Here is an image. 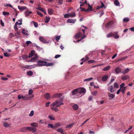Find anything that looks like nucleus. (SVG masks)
<instances>
[{
	"mask_svg": "<svg viewBox=\"0 0 134 134\" xmlns=\"http://www.w3.org/2000/svg\"><path fill=\"white\" fill-rule=\"evenodd\" d=\"M34 114V111L33 110H32L30 113L29 114V115L30 116H32Z\"/></svg>",
	"mask_w": 134,
	"mask_h": 134,
	"instance_id": "obj_51",
	"label": "nucleus"
},
{
	"mask_svg": "<svg viewBox=\"0 0 134 134\" xmlns=\"http://www.w3.org/2000/svg\"><path fill=\"white\" fill-rule=\"evenodd\" d=\"M27 130L31 131L32 132H34L37 130V129L36 128L30 127H27Z\"/></svg>",
	"mask_w": 134,
	"mask_h": 134,
	"instance_id": "obj_6",
	"label": "nucleus"
},
{
	"mask_svg": "<svg viewBox=\"0 0 134 134\" xmlns=\"http://www.w3.org/2000/svg\"><path fill=\"white\" fill-rule=\"evenodd\" d=\"M37 14L41 16H43V14L40 12L39 11H37Z\"/></svg>",
	"mask_w": 134,
	"mask_h": 134,
	"instance_id": "obj_52",
	"label": "nucleus"
},
{
	"mask_svg": "<svg viewBox=\"0 0 134 134\" xmlns=\"http://www.w3.org/2000/svg\"><path fill=\"white\" fill-rule=\"evenodd\" d=\"M110 68V66H108L105 67L103 70L104 71H107Z\"/></svg>",
	"mask_w": 134,
	"mask_h": 134,
	"instance_id": "obj_28",
	"label": "nucleus"
},
{
	"mask_svg": "<svg viewBox=\"0 0 134 134\" xmlns=\"http://www.w3.org/2000/svg\"><path fill=\"white\" fill-rule=\"evenodd\" d=\"M2 14L5 16L6 15H9V13L8 12H6L5 11H3L2 12Z\"/></svg>",
	"mask_w": 134,
	"mask_h": 134,
	"instance_id": "obj_39",
	"label": "nucleus"
},
{
	"mask_svg": "<svg viewBox=\"0 0 134 134\" xmlns=\"http://www.w3.org/2000/svg\"><path fill=\"white\" fill-rule=\"evenodd\" d=\"M64 17L65 18H68L70 17L69 14H65Z\"/></svg>",
	"mask_w": 134,
	"mask_h": 134,
	"instance_id": "obj_48",
	"label": "nucleus"
},
{
	"mask_svg": "<svg viewBox=\"0 0 134 134\" xmlns=\"http://www.w3.org/2000/svg\"><path fill=\"white\" fill-rule=\"evenodd\" d=\"M126 87H124L123 88H121V92H122V93H124L126 89Z\"/></svg>",
	"mask_w": 134,
	"mask_h": 134,
	"instance_id": "obj_46",
	"label": "nucleus"
},
{
	"mask_svg": "<svg viewBox=\"0 0 134 134\" xmlns=\"http://www.w3.org/2000/svg\"><path fill=\"white\" fill-rule=\"evenodd\" d=\"M114 3L115 5L116 6H118L120 4L118 0H115L114 2Z\"/></svg>",
	"mask_w": 134,
	"mask_h": 134,
	"instance_id": "obj_25",
	"label": "nucleus"
},
{
	"mask_svg": "<svg viewBox=\"0 0 134 134\" xmlns=\"http://www.w3.org/2000/svg\"><path fill=\"white\" fill-rule=\"evenodd\" d=\"M113 36H114L113 34L112 33H111L107 35V38H108L110 37H113Z\"/></svg>",
	"mask_w": 134,
	"mask_h": 134,
	"instance_id": "obj_36",
	"label": "nucleus"
},
{
	"mask_svg": "<svg viewBox=\"0 0 134 134\" xmlns=\"http://www.w3.org/2000/svg\"><path fill=\"white\" fill-rule=\"evenodd\" d=\"M27 74L29 76H31L33 74V72L31 71H29L27 72Z\"/></svg>",
	"mask_w": 134,
	"mask_h": 134,
	"instance_id": "obj_42",
	"label": "nucleus"
},
{
	"mask_svg": "<svg viewBox=\"0 0 134 134\" xmlns=\"http://www.w3.org/2000/svg\"><path fill=\"white\" fill-rule=\"evenodd\" d=\"M33 92V91L32 89H30L29 90V92H28V94L29 95H30L32 94V93Z\"/></svg>",
	"mask_w": 134,
	"mask_h": 134,
	"instance_id": "obj_43",
	"label": "nucleus"
},
{
	"mask_svg": "<svg viewBox=\"0 0 134 134\" xmlns=\"http://www.w3.org/2000/svg\"><path fill=\"white\" fill-rule=\"evenodd\" d=\"M37 9H38V10L41 11H42L43 12H44V10L43 8L41 7H38L37 8Z\"/></svg>",
	"mask_w": 134,
	"mask_h": 134,
	"instance_id": "obj_40",
	"label": "nucleus"
},
{
	"mask_svg": "<svg viewBox=\"0 0 134 134\" xmlns=\"http://www.w3.org/2000/svg\"><path fill=\"white\" fill-rule=\"evenodd\" d=\"M114 87L115 88H117L119 86L118 83L117 82H115L114 83Z\"/></svg>",
	"mask_w": 134,
	"mask_h": 134,
	"instance_id": "obj_45",
	"label": "nucleus"
},
{
	"mask_svg": "<svg viewBox=\"0 0 134 134\" xmlns=\"http://www.w3.org/2000/svg\"><path fill=\"white\" fill-rule=\"evenodd\" d=\"M93 78L91 77L90 78H89L88 79H85L83 80V81L84 82L86 81H88L91 80L93 79Z\"/></svg>",
	"mask_w": 134,
	"mask_h": 134,
	"instance_id": "obj_41",
	"label": "nucleus"
},
{
	"mask_svg": "<svg viewBox=\"0 0 134 134\" xmlns=\"http://www.w3.org/2000/svg\"><path fill=\"white\" fill-rule=\"evenodd\" d=\"M4 56L8 57H9L10 56V55L8 54L7 52L4 53Z\"/></svg>",
	"mask_w": 134,
	"mask_h": 134,
	"instance_id": "obj_47",
	"label": "nucleus"
},
{
	"mask_svg": "<svg viewBox=\"0 0 134 134\" xmlns=\"http://www.w3.org/2000/svg\"><path fill=\"white\" fill-rule=\"evenodd\" d=\"M50 102H48L46 103V107H48L49 105V104H50Z\"/></svg>",
	"mask_w": 134,
	"mask_h": 134,
	"instance_id": "obj_64",
	"label": "nucleus"
},
{
	"mask_svg": "<svg viewBox=\"0 0 134 134\" xmlns=\"http://www.w3.org/2000/svg\"><path fill=\"white\" fill-rule=\"evenodd\" d=\"M44 97L46 99H49L50 98V94L48 93H46L44 95Z\"/></svg>",
	"mask_w": 134,
	"mask_h": 134,
	"instance_id": "obj_22",
	"label": "nucleus"
},
{
	"mask_svg": "<svg viewBox=\"0 0 134 134\" xmlns=\"http://www.w3.org/2000/svg\"><path fill=\"white\" fill-rule=\"evenodd\" d=\"M108 96L110 98V99H113L115 97V95L114 94H111L108 92Z\"/></svg>",
	"mask_w": 134,
	"mask_h": 134,
	"instance_id": "obj_14",
	"label": "nucleus"
},
{
	"mask_svg": "<svg viewBox=\"0 0 134 134\" xmlns=\"http://www.w3.org/2000/svg\"><path fill=\"white\" fill-rule=\"evenodd\" d=\"M130 20L129 18H124L123 19V21L124 22H128Z\"/></svg>",
	"mask_w": 134,
	"mask_h": 134,
	"instance_id": "obj_27",
	"label": "nucleus"
},
{
	"mask_svg": "<svg viewBox=\"0 0 134 134\" xmlns=\"http://www.w3.org/2000/svg\"><path fill=\"white\" fill-rule=\"evenodd\" d=\"M31 125L33 127H38V124L37 123L34 122V123H32L31 124Z\"/></svg>",
	"mask_w": 134,
	"mask_h": 134,
	"instance_id": "obj_23",
	"label": "nucleus"
},
{
	"mask_svg": "<svg viewBox=\"0 0 134 134\" xmlns=\"http://www.w3.org/2000/svg\"><path fill=\"white\" fill-rule=\"evenodd\" d=\"M37 59V57H33L31 59V60H29L28 61L29 62H33V60H35Z\"/></svg>",
	"mask_w": 134,
	"mask_h": 134,
	"instance_id": "obj_38",
	"label": "nucleus"
},
{
	"mask_svg": "<svg viewBox=\"0 0 134 134\" xmlns=\"http://www.w3.org/2000/svg\"><path fill=\"white\" fill-rule=\"evenodd\" d=\"M92 10V7L91 6L90 4H88V8L86 9V11H87V12L91 11Z\"/></svg>",
	"mask_w": 134,
	"mask_h": 134,
	"instance_id": "obj_24",
	"label": "nucleus"
},
{
	"mask_svg": "<svg viewBox=\"0 0 134 134\" xmlns=\"http://www.w3.org/2000/svg\"><path fill=\"white\" fill-rule=\"evenodd\" d=\"M76 20L72 19H69L67 20V22L70 23H74Z\"/></svg>",
	"mask_w": 134,
	"mask_h": 134,
	"instance_id": "obj_19",
	"label": "nucleus"
},
{
	"mask_svg": "<svg viewBox=\"0 0 134 134\" xmlns=\"http://www.w3.org/2000/svg\"><path fill=\"white\" fill-rule=\"evenodd\" d=\"M18 8L21 11H23L27 8V7L26 6H18Z\"/></svg>",
	"mask_w": 134,
	"mask_h": 134,
	"instance_id": "obj_13",
	"label": "nucleus"
},
{
	"mask_svg": "<svg viewBox=\"0 0 134 134\" xmlns=\"http://www.w3.org/2000/svg\"><path fill=\"white\" fill-rule=\"evenodd\" d=\"M70 17H75L76 15L75 13L74 12H73L69 14Z\"/></svg>",
	"mask_w": 134,
	"mask_h": 134,
	"instance_id": "obj_26",
	"label": "nucleus"
},
{
	"mask_svg": "<svg viewBox=\"0 0 134 134\" xmlns=\"http://www.w3.org/2000/svg\"><path fill=\"white\" fill-rule=\"evenodd\" d=\"M60 124L59 123L55 124L54 125V126H55V129L57 127L60 126Z\"/></svg>",
	"mask_w": 134,
	"mask_h": 134,
	"instance_id": "obj_55",
	"label": "nucleus"
},
{
	"mask_svg": "<svg viewBox=\"0 0 134 134\" xmlns=\"http://www.w3.org/2000/svg\"><path fill=\"white\" fill-rule=\"evenodd\" d=\"M97 91H95L92 92V94L93 95L95 96L97 94Z\"/></svg>",
	"mask_w": 134,
	"mask_h": 134,
	"instance_id": "obj_63",
	"label": "nucleus"
},
{
	"mask_svg": "<svg viewBox=\"0 0 134 134\" xmlns=\"http://www.w3.org/2000/svg\"><path fill=\"white\" fill-rule=\"evenodd\" d=\"M3 125L5 127H9L10 126L9 124L6 122H4L3 123Z\"/></svg>",
	"mask_w": 134,
	"mask_h": 134,
	"instance_id": "obj_32",
	"label": "nucleus"
},
{
	"mask_svg": "<svg viewBox=\"0 0 134 134\" xmlns=\"http://www.w3.org/2000/svg\"><path fill=\"white\" fill-rule=\"evenodd\" d=\"M60 56H61L60 55H59V54L56 55L55 56L54 58H55L56 59V58H58L60 57Z\"/></svg>",
	"mask_w": 134,
	"mask_h": 134,
	"instance_id": "obj_61",
	"label": "nucleus"
},
{
	"mask_svg": "<svg viewBox=\"0 0 134 134\" xmlns=\"http://www.w3.org/2000/svg\"><path fill=\"white\" fill-rule=\"evenodd\" d=\"M32 13V12H29V10L28 9H27L25 12V16H29Z\"/></svg>",
	"mask_w": 134,
	"mask_h": 134,
	"instance_id": "obj_12",
	"label": "nucleus"
},
{
	"mask_svg": "<svg viewBox=\"0 0 134 134\" xmlns=\"http://www.w3.org/2000/svg\"><path fill=\"white\" fill-rule=\"evenodd\" d=\"M86 91L85 89L84 88H78L73 90L70 94V96H74V97L75 96L77 97L78 98L81 96H78V94H84L85 93Z\"/></svg>",
	"mask_w": 134,
	"mask_h": 134,
	"instance_id": "obj_1",
	"label": "nucleus"
},
{
	"mask_svg": "<svg viewBox=\"0 0 134 134\" xmlns=\"http://www.w3.org/2000/svg\"><path fill=\"white\" fill-rule=\"evenodd\" d=\"M125 85V84L124 83H122L120 85V88H124V86Z\"/></svg>",
	"mask_w": 134,
	"mask_h": 134,
	"instance_id": "obj_59",
	"label": "nucleus"
},
{
	"mask_svg": "<svg viewBox=\"0 0 134 134\" xmlns=\"http://www.w3.org/2000/svg\"><path fill=\"white\" fill-rule=\"evenodd\" d=\"M108 78L109 77L107 75H105L102 77V80L103 81H105L107 80Z\"/></svg>",
	"mask_w": 134,
	"mask_h": 134,
	"instance_id": "obj_11",
	"label": "nucleus"
},
{
	"mask_svg": "<svg viewBox=\"0 0 134 134\" xmlns=\"http://www.w3.org/2000/svg\"><path fill=\"white\" fill-rule=\"evenodd\" d=\"M18 23V22L17 21L15 23V25L14 26V29L15 30V31H18V29L17 27V23Z\"/></svg>",
	"mask_w": 134,
	"mask_h": 134,
	"instance_id": "obj_29",
	"label": "nucleus"
},
{
	"mask_svg": "<svg viewBox=\"0 0 134 134\" xmlns=\"http://www.w3.org/2000/svg\"><path fill=\"white\" fill-rule=\"evenodd\" d=\"M29 95L27 94L25 95L26 97V99L27 100H30L32 99L34 96V95H32L31 96H30Z\"/></svg>",
	"mask_w": 134,
	"mask_h": 134,
	"instance_id": "obj_16",
	"label": "nucleus"
},
{
	"mask_svg": "<svg viewBox=\"0 0 134 134\" xmlns=\"http://www.w3.org/2000/svg\"><path fill=\"white\" fill-rule=\"evenodd\" d=\"M62 94L60 93H56L52 96V98H59L62 96Z\"/></svg>",
	"mask_w": 134,
	"mask_h": 134,
	"instance_id": "obj_4",
	"label": "nucleus"
},
{
	"mask_svg": "<svg viewBox=\"0 0 134 134\" xmlns=\"http://www.w3.org/2000/svg\"><path fill=\"white\" fill-rule=\"evenodd\" d=\"M50 18L46 16V18L45 19V22L46 23H48L50 20Z\"/></svg>",
	"mask_w": 134,
	"mask_h": 134,
	"instance_id": "obj_31",
	"label": "nucleus"
},
{
	"mask_svg": "<svg viewBox=\"0 0 134 134\" xmlns=\"http://www.w3.org/2000/svg\"><path fill=\"white\" fill-rule=\"evenodd\" d=\"M32 22L34 24V25L35 27H37L38 26V24L37 23L35 22H34V21H32Z\"/></svg>",
	"mask_w": 134,
	"mask_h": 134,
	"instance_id": "obj_49",
	"label": "nucleus"
},
{
	"mask_svg": "<svg viewBox=\"0 0 134 134\" xmlns=\"http://www.w3.org/2000/svg\"><path fill=\"white\" fill-rule=\"evenodd\" d=\"M39 39L41 41L43 42L44 43H46L47 42V41L44 38L40 36L39 37Z\"/></svg>",
	"mask_w": 134,
	"mask_h": 134,
	"instance_id": "obj_17",
	"label": "nucleus"
},
{
	"mask_svg": "<svg viewBox=\"0 0 134 134\" xmlns=\"http://www.w3.org/2000/svg\"><path fill=\"white\" fill-rule=\"evenodd\" d=\"M129 77H130L129 76L127 75H124L122 76L121 79L123 80H125L129 79Z\"/></svg>",
	"mask_w": 134,
	"mask_h": 134,
	"instance_id": "obj_10",
	"label": "nucleus"
},
{
	"mask_svg": "<svg viewBox=\"0 0 134 134\" xmlns=\"http://www.w3.org/2000/svg\"><path fill=\"white\" fill-rule=\"evenodd\" d=\"M108 90L111 93H113L115 91V89L112 85L109 86L108 88Z\"/></svg>",
	"mask_w": 134,
	"mask_h": 134,
	"instance_id": "obj_7",
	"label": "nucleus"
},
{
	"mask_svg": "<svg viewBox=\"0 0 134 134\" xmlns=\"http://www.w3.org/2000/svg\"><path fill=\"white\" fill-rule=\"evenodd\" d=\"M82 35L81 32H79L76 33L75 36V38L76 39L79 38V37H80Z\"/></svg>",
	"mask_w": 134,
	"mask_h": 134,
	"instance_id": "obj_8",
	"label": "nucleus"
},
{
	"mask_svg": "<svg viewBox=\"0 0 134 134\" xmlns=\"http://www.w3.org/2000/svg\"><path fill=\"white\" fill-rule=\"evenodd\" d=\"M129 69L127 68L123 71L122 73L124 74H125L127 73L129 71Z\"/></svg>",
	"mask_w": 134,
	"mask_h": 134,
	"instance_id": "obj_33",
	"label": "nucleus"
},
{
	"mask_svg": "<svg viewBox=\"0 0 134 134\" xmlns=\"http://www.w3.org/2000/svg\"><path fill=\"white\" fill-rule=\"evenodd\" d=\"M72 108L74 110H76L78 109L79 106L77 104H75L73 105Z\"/></svg>",
	"mask_w": 134,
	"mask_h": 134,
	"instance_id": "obj_18",
	"label": "nucleus"
},
{
	"mask_svg": "<svg viewBox=\"0 0 134 134\" xmlns=\"http://www.w3.org/2000/svg\"><path fill=\"white\" fill-rule=\"evenodd\" d=\"M48 13L50 15H52L53 12V10L52 9H48Z\"/></svg>",
	"mask_w": 134,
	"mask_h": 134,
	"instance_id": "obj_20",
	"label": "nucleus"
},
{
	"mask_svg": "<svg viewBox=\"0 0 134 134\" xmlns=\"http://www.w3.org/2000/svg\"><path fill=\"white\" fill-rule=\"evenodd\" d=\"M21 57H22V58L24 60L28 58L27 55H23Z\"/></svg>",
	"mask_w": 134,
	"mask_h": 134,
	"instance_id": "obj_37",
	"label": "nucleus"
},
{
	"mask_svg": "<svg viewBox=\"0 0 134 134\" xmlns=\"http://www.w3.org/2000/svg\"><path fill=\"white\" fill-rule=\"evenodd\" d=\"M48 118L49 119H50L51 120H55V119L51 115H49L48 116Z\"/></svg>",
	"mask_w": 134,
	"mask_h": 134,
	"instance_id": "obj_54",
	"label": "nucleus"
},
{
	"mask_svg": "<svg viewBox=\"0 0 134 134\" xmlns=\"http://www.w3.org/2000/svg\"><path fill=\"white\" fill-rule=\"evenodd\" d=\"M27 130V127H25L20 129V130L22 132H26Z\"/></svg>",
	"mask_w": 134,
	"mask_h": 134,
	"instance_id": "obj_21",
	"label": "nucleus"
},
{
	"mask_svg": "<svg viewBox=\"0 0 134 134\" xmlns=\"http://www.w3.org/2000/svg\"><path fill=\"white\" fill-rule=\"evenodd\" d=\"M73 124H70L68 125H67L66 127H69V128H71L73 125Z\"/></svg>",
	"mask_w": 134,
	"mask_h": 134,
	"instance_id": "obj_57",
	"label": "nucleus"
},
{
	"mask_svg": "<svg viewBox=\"0 0 134 134\" xmlns=\"http://www.w3.org/2000/svg\"><path fill=\"white\" fill-rule=\"evenodd\" d=\"M48 127H50L53 129H55V126H53L52 124H49L48 125Z\"/></svg>",
	"mask_w": 134,
	"mask_h": 134,
	"instance_id": "obj_35",
	"label": "nucleus"
},
{
	"mask_svg": "<svg viewBox=\"0 0 134 134\" xmlns=\"http://www.w3.org/2000/svg\"><path fill=\"white\" fill-rule=\"evenodd\" d=\"M1 80H8V79L7 78H5L4 77H2L1 78Z\"/></svg>",
	"mask_w": 134,
	"mask_h": 134,
	"instance_id": "obj_62",
	"label": "nucleus"
},
{
	"mask_svg": "<svg viewBox=\"0 0 134 134\" xmlns=\"http://www.w3.org/2000/svg\"><path fill=\"white\" fill-rule=\"evenodd\" d=\"M35 53V51L34 50H32L29 54L28 57L30 58L33 56Z\"/></svg>",
	"mask_w": 134,
	"mask_h": 134,
	"instance_id": "obj_15",
	"label": "nucleus"
},
{
	"mask_svg": "<svg viewBox=\"0 0 134 134\" xmlns=\"http://www.w3.org/2000/svg\"><path fill=\"white\" fill-rule=\"evenodd\" d=\"M23 95H21L20 94L18 95V98L19 99H20L21 98H23Z\"/></svg>",
	"mask_w": 134,
	"mask_h": 134,
	"instance_id": "obj_58",
	"label": "nucleus"
},
{
	"mask_svg": "<svg viewBox=\"0 0 134 134\" xmlns=\"http://www.w3.org/2000/svg\"><path fill=\"white\" fill-rule=\"evenodd\" d=\"M88 63L89 64L92 63H93L96 62L95 61L93 60H90L88 61Z\"/></svg>",
	"mask_w": 134,
	"mask_h": 134,
	"instance_id": "obj_44",
	"label": "nucleus"
},
{
	"mask_svg": "<svg viewBox=\"0 0 134 134\" xmlns=\"http://www.w3.org/2000/svg\"><path fill=\"white\" fill-rule=\"evenodd\" d=\"M115 35H114V36H113L114 37L115 39H117L119 37V36L117 34L118 32H115Z\"/></svg>",
	"mask_w": 134,
	"mask_h": 134,
	"instance_id": "obj_30",
	"label": "nucleus"
},
{
	"mask_svg": "<svg viewBox=\"0 0 134 134\" xmlns=\"http://www.w3.org/2000/svg\"><path fill=\"white\" fill-rule=\"evenodd\" d=\"M6 6L7 7H9L12 8H13V6L12 5L9 4H7V5H6Z\"/></svg>",
	"mask_w": 134,
	"mask_h": 134,
	"instance_id": "obj_60",
	"label": "nucleus"
},
{
	"mask_svg": "<svg viewBox=\"0 0 134 134\" xmlns=\"http://www.w3.org/2000/svg\"><path fill=\"white\" fill-rule=\"evenodd\" d=\"M114 23L113 21H110L105 25V27L107 28H109L110 26H111Z\"/></svg>",
	"mask_w": 134,
	"mask_h": 134,
	"instance_id": "obj_5",
	"label": "nucleus"
},
{
	"mask_svg": "<svg viewBox=\"0 0 134 134\" xmlns=\"http://www.w3.org/2000/svg\"><path fill=\"white\" fill-rule=\"evenodd\" d=\"M57 131L58 132L61 133H62L64 134L63 132V131L62 128L58 129L57 130Z\"/></svg>",
	"mask_w": 134,
	"mask_h": 134,
	"instance_id": "obj_34",
	"label": "nucleus"
},
{
	"mask_svg": "<svg viewBox=\"0 0 134 134\" xmlns=\"http://www.w3.org/2000/svg\"><path fill=\"white\" fill-rule=\"evenodd\" d=\"M22 34L23 35H27V34L25 32V30L24 29H22Z\"/></svg>",
	"mask_w": 134,
	"mask_h": 134,
	"instance_id": "obj_50",
	"label": "nucleus"
},
{
	"mask_svg": "<svg viewBox=\"0 0 134 134\" xmlns=\"http://www.w3.org/2000/svg\"><path fill=\"white\" fill-rule=\"evenodd\" d=\"M60 36H56V38H55L56 40L57 41H58V40L60 39Z\"/></svg>",
	"mask_w": 134,
	"mask_h": 134,
	"instance_id": "obj_53",
	"label": "nucleus"
},
{
	"mask_svg": "<svg viewBox=\"0 0 134 134\" xmlns=\"http://www.w3.org/2000/svg\"><path fill=\"white\" fill-rule=\"evenodd\" d=\"M37 63L38 64L37 65L39 66L44 65L47 66H53L54 64V63H47L46 61L40 60H38Z\"/></svg>",
	"mask_w": 134,
	"mask_h": 134,
	"instance_id": "obj_3",
	"label": "nucleus"
},
{
	"mask_svg": "<svg viewBox=\"0 0 134 134\" xmlns=\"http://www.w3.org/2000/svg\"><path fill=\"white\" fill-rule=\"evenodd\" d=\"M63 0H59L58 1V4L59 5H61L63 3Z\"/></svg>",
	"mask_w": 134,
	"mask_h": 134,
	"instance_id": "obj_56",
	"label": "nucleus"
},
{
	"mask_svg": "<svg viewBox=\"0 0 134 134\" xmlns=\"http://www.w3.org/2000/svg\"><path fill=\"white\" fill-rule=\"evenodd\" d=\"M121 71V68L119 67H116L115 69V71L116 74H119Z\"/></svg>",
	"mask_w": 134,
	"mask_h": 134,
	"instance_id": "obj_9",
	"label": "nucleus"
},
{
	"mask_svg": "<svg viewBox=\"0 0 134 134\" xmlns=\"http://www.w3.org/2000/svg\"><path fill=\"white\" fill-rule=\"evenodd\" d=\"M61 105L60 101H56L55 102H53L52 104H51L50 106L52 110L55 111V112H57L59 110L58 109L57 107H60Z\"/></svg>",
	"mask_w": 134,
	"mask_h": 134,
	"instance_id": "obj_2",
	"label": "nucleus"
}]
</instances>
